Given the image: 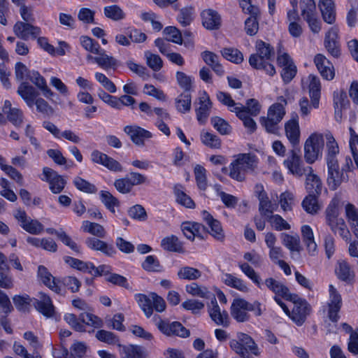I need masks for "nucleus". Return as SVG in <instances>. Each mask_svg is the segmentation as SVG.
<instances>
[{
    "mask_svg": "<svg viewBox=\"0 0 358 358\" xmlns=\"http://www.w3.org/2000/svg\"><path fill=\"white\" fill-rule=\"evenodd\" d=\"M230 348L240 356H245L250 352L255 356L261 354L260 350L251 336L244 333H238L236 339H232L229 342Z\"/></svg>",
    "mask_w": 358,
    "mask_h": 358,
    "instance_id": "6",
    "label": "nucleus"
},
{
    "mask_svg": "<svg viewBox=\"0 0 358 358\" xmlns=\"http://www.w3.org/2000/svg\"><path fill=\"white\" fill-rule=\"evenodd\" d=\"M146 64L154 71H159L163 67V61L161 57L150 51L144 53Z\"/></svg>",
    "mask_w": 358,
    "mask_h": 358,
    "instance_id": "50",
    "label": "nucleus"
},
{
    "mask_svg": "<svg viewBox=\"0 0 358 358\" xmlns=\"http://www.w3.org/2000/svg\"><path fill=\"white\" fill-rule=\"evenodd\" d=\"M178 276L180 279L194 280L201 276V272L195 268L190 266H184L178 271Z\"/></svg>",
    "mask_w": 358,
    "mask_h": 358,
    "instance_id": "51",
    "label": "nucleus"
},
{
    "mask_svg": "<svg viewBox=\"0 0 358 358\" xmlns=\"http://www.w3.org/2000/svg\"><path fill=\"white\" fill-rule=\"evenodd\" d=\"M135 298L147 317L152 315L153 309L157 312H163L166 307L164 299L154 292L148 296L138 294L135 296Z\"/></svg>",
    "mask_w": 358,
    "mask_h": 358,
    "instance_id": "5",
    "label": "nucleus"
},
{
    "mask_svg": "<svg viewBox=\"0 0 358 358\" xmlns=\"http://www.w3.org/2000/svg\"><path fill=\"white\" fill-rule=\"evenodd\" d=\"M157 328L161 332L167 336H178L182 338L189 336V331L178 322L171 323L159 320L157 322Z\"/></svg>",
    "mask_w": 358,
    "mask_h": 358,
    "instance_id": "14",
    "label": "nucleus"
},
{
    "mask_svg": "<svg viewBox=\"0 0 358 358\" xmlns=\"http://www.w3.org/2000/svg\"><path fill=\"white\" fill-rule=\"evenodd\" d=\"M241 270L259 288L262 289L263 284L260 276L247 263L239 264Z\"/></svg>",
    "mask_w": 358,
    "mask_h": 358,
    "instance_id": "52",
    "label": "nucleus"
},
{
    "mask_svg": "<svg viewBox=\"0 0 358 358\" xmlns=\"http://www.w3.org/2000/svg\"><path fill=\"white\" fill-rule=\"evenodd\" d=\"M339 203L340 199L334 197L328 205L325 210L326 224L334 234H338L344 241L349 242L351 238L350 232L344 219L340 217Z\"/></svg>",
    "mask_w": 358,
    "mask_h": 358,
    "instance_id": "3",
    "label": "nucleus"
},
{
    "mask_svg": "<svg viewBox=\"0 0 358 358\" xmlns=\"http://www.w3.org/2000/svg\"><path fill=\"white\" fill-rule=\"evenodd\" d=\"M124 131L130 137L131 141L138 146H143L145 140L152 137L150 131L136 125L124 127Z\"/></svg>",
    "mask_w": 358,
    "mask_h": 358,
    "instance_id": "16",
    "label": "nucleus"
},
{
    "mask_svg": "<svg viewBox=\"0 0 358 358\" xmlns=\"http://www.w3.org/2000/svg\"><path fill=\"white\" fill-rule=\"evenodd\" d=\"M266 220L276 231L289 230L291 228L290 224L279 215H272Z\"/></svg>",
    "mask_w": 358,
    "mask_h": 358,
    "instance_id": "55",
    "label": "nucleus"
},
{
    "mask_svg": "<svg viewBox=\"0 0 358 358\" xmlns=\"http://www.w3.org/2000/svg\"><path fill=\"white\" fill-rule=\"evenodd\" d=\"M345 217L353 234L358 239V208L348 203L345 206Z\"/></svg>",
    "mask_w": 358,
    "mask_h": 358,
    "instance_id": "33",
    "label": "nucleus"
},
{
    "mask_svg": "<svg viewBox=\"0 0 358 358\" xmlns=\"http://www.w3.org/2000/svg\"><path fill=\"white\" fill-rule=\"evenodd\" d=\"M122 358H145L146 352L143 347L138 345H129L122 347Z\"/></svg>",
    "mask_w": 358,
    "mask_h": 358,
    "instance_id": "43",
    "label": "nucleus"
},
{
    "mask_svg": "<svg viewBox=\"0 0 358 358\" xmlns=\"http://www.w3.org/2000/svg\"><path fill=\"white\" fill-rule=\"evenodd\" d=\"M43 174L44 178L42 180L49 183L50 189L53 194H59L62 192L66 184V180L62 176L49 167L43 169Z\"/></svg>",
    "mask_w": 358,
    "mask_h": 358,
    "instance_id": "11",
    "label": "nucleus"
},
{
    "mask_svg": "<svg viewBox=\"0 0 358 358\" xmlns=\"http://www.w3.org/2000/svg\"><path fill=\"white\" fill-rule=\"evenodd\" d=\"M38 297L34 303L36 309L47 317L53 316L55 314V306L50 297L43 292H40Z\"/></svg>",
    "mask_w": 358,
    "mask_h": 358,
    "instance_id": "24",
    "label": "nucleus"
},
{
    "mask_svg": "<svg viewBox=\"0 0 358 358\" xmlns=\"http://www.w3.org/2000/svg\"><path fill=\"white\" fill-rule=\"evenodd\" d=\"M194 172L198 187L200 189L205 190L208 186L206 170L202 166L197 164L194 167Z\"/></svg>",
    "mask_w": 358,
    "mask_h": 358,
    "instance_id": "60",
    "label": "nucleus"
},
{
    "mask_svg": "<svg viewBox=\"0 0 358 358\" xmlns=\"http://www.w3.org/2000/svg\"><path fill=\"white\" fill-rule=\"evenodd\" d=\"M96 338L101 341L106 343L109 345H115L119 344V338L117 336H115L113 332L108 331L106 330H99L96 333Z\"/></svg>",
    "mask_w": 358,
    "mask_h": 358,
    "instance_id": "63",
    "label": "nucleus"
},
{
    "mask_svg": "<svg viewBox=\"0 0 358 358\" xmlns=\"http://www.w3.org/2000/svg\"><path fill=\"white\" fill-rule=\"evenodd\" d=\"M303 209L310 214L317 213L320 207L317 200V195L309 194L303 201Z\"/></svg>",
    "mask_w": 358,
    "mask_h": 358,
    "instance_id": "53",
    "label": "nucleus"
},
{
    "mask_svg": "<svg viewBox=\"0 0 358 358\" xmlns=\"http://www.w3.org/2000/svg\"><path fill=\"white\" fill-rule=\"evenodd\" d=\"M308 172H306V189L310 194L319 195L322 191V182L320 178L313 173V169L310 166H308Z\"/></svg>",
    "mask_w": 358,
    "mask_h": 358,
    "instance_id": "32",
    "label": "nucleus"
},
{
    "mask_svg": "<svg viewBox=\"0 0 358 358\" xmlns=\"http://www.w3.org/2000/svg\"><path fill=\"white\" fill-rule=\"evenodd\" d=\"M335 273L340 280L345 282H350L355 277L354 273L345 260L338 261L335 268Z\"/></svg>",
    "mask_w": 358,
    "mask_h": 358,
    "instance_id": "38",
    "label": "nucleus"
},
{
    "mask_svg": "<svg viewBox=\"0 0 358 358\" xmlns=\"http://www.w3.org/2000/svg\"><path fill=\"white\" fill-rule=\"evenodd\" d=\"M314 63L324 79L331 80L334 78V66L323 55H316L314 58Z\"/></svg>",
    "mask_w": 358,
    "mask_h": 358,
    "instance_id": "21",
    "label": "nucleus"
},
{
    "mask_svg": "<svg viewBox=\"0 0 358 358\" xmlns=\"http://www.w3.org/2000/svg\"><path fill=\"white\" fill-rule=\"evenodd\" d=\"M203 61L210 66L218 75L222 76L224 73L222 66L218 62V56L210 51H204L201 53Z\"/></svg>",
    "mask_w": 358,
    "mask_h": 358,
    "instance_id": "39",
    "label": "nucleus"
},
{
    "mask_svg": "<svg viewBox=\"0 0 358 358\" xmlns=\"http://www.w3.org/2000/svg\"><path fill=\"white\" fill-rule=\"evenodd\" d=\"M199 107L196 110L197 120L204 124L210 115L211 102L209 96L203 92L199 96Z\"/></svg>",
    "mask_w": 358,
    "mask_h": 358,
    "instance_id": "31",
    "label": "nucleus"
},
{
    "mask_svg": "<svg viewBox=\"0 0 358 358\" xmlns=\"http://www.w3.org/2000/svg\"><path fill=\"white\" fill-rule=\"evenodd\" d=\"M217 98L222 104L227 106L231 112L234 113V108L240 110L242 108V104L240 103H236L231 95L227 92H219L217 94Z\"/></svg>",
    "mask_w": 358,
    "mask_h": 358,
    "instance_id": "56",
    "label": "nucleus"
},
{
    "mask_svg": "<svg viewBox=\"0 0 358 358\" xmlns=\"http://www.w3.org/2000/svg\"><path fill=\"white\" fill-rule=\"evenodd\" d=\"M287 104V101L283 96H280L278 99V102L271 105L267 113V115L273 118L275 121L280 123L285 115L284 106Z\"/></svg>",
    "mask_w": 358,
    "mask_h": 358,
    "instance_id": "35",
    "label": "nucleus"
},
{
    "mask_svg": "<svg viewBox=\"0 0 358 358\" xmlns=\"http://www.w3.org/2000/svg\"><path fill=\"white\" fill-rule=\"evenodd\" d=\"M261 191L258 194V199L259 201V210L262 216L267 219L273 215L275 210V206L268 199L266 193L260 187Z\"/></svg>",
    "mask_w": 358,
    "mask_h": 358,
    "instance_id": "36",
    "label": "nucleus"
},
{
    "mask_svg": "<svg viewBox=\"0 0 358 358\" xmlns=\"http://www.w3.org/2000/svg\"><path fill=\"white\" fill-rule=\"evenodd\" d=\"M222 56L227 60L239 64L243 60V54L236 48H224L222 51Z\"/></svg>",
    "mask_w": 358,
    "mask_h": 358,
    "instance_id": "59",
    "label": "nucleus"
},
{
    "mask_svg": "<svg viewBox=\"0 0 358 358\" xmlns=\"http://www.w3.org/2000/svg\"><path fill=\"white\" fill-rule=\"evenodd\" d=\"M15 217L20 222V227L31 234H40L44 229L43 225L38 220L28 217L24 210H17Z\"/></svg>",
    "mask_w": 358,
    "mask_h": 358,
    "instance_id": "10",
    "label": "nucleus"
},
{
    "mask_svg": "<svg viewBox=\"0 0 358 358\" xmlns=\"http://www.w3.org/2000/svg\"><path fill=\"white\" fill-rule=\"evenodd\" d=\"M64 261L71 267L75 268L84 273L91 274L93 272L94 264L91 262H85L71 257H65Z\"/></svg>",
    "mask_w": 358,
    "mask_h": 358,
    "instance_id": "42",
    "label": "nucleus"
},
{
    "mask_svg": "<svg viewBox=\"0 0 358 358\" xmlns=\"http://www.w3.org/2000/svg\"><path fill=\"white\" fill-rule=\"evenodd\" d=\"M280 238L282 243L290 251L299 252L300 246V238L298 235L291 236L285 233L280 234Z\"/></svg>",
    "mask_w": 358,
    "mask_h": 358,
    "instance_id": "48",
    "label": "nucleus"
},
{
    "mask_svg": "<svg viewBox=\"0 0 358 358\" xmlns=\"http://www.w3.org/2000/svg\"><path fill=\"white\" fill-rule=\"evenodd\" d=\"M81 229L83 231L101 238H104L106 235V231L102 225L90 221H83Z\"/></svg>",
    "mask_w": 358,
    "mask_h": 358,
    "instance_id": "41",
    "label": "nucleus"
},
{
    "mask_svg": "<svg viewBox=\"0 0 358 358\" xmlns=\"http://www.w3.org/2000/svg\"><path fill=\"white\" fill-rule=\"evenodd\" d=\"M324 138L327 141V164L338 162L337 159V155L339 153V147L336 139L333 136L331 132L329 131H327L324 134Z\"/></svg>",
    "mask_w": 358,
    "mask_h": 358,
    "instance_id": "27",
    "label": "nucleus"
},
{
    "mask_svg": "<svg viewBox=\"0 0 358 358\" xmlns=\"http://www.w3.org/2000/svg\"><path fill=\"white\" fill-rule=\"evenodd\" d=\"M324 138L327 141V164L338 162L337 159V155L339 153V147L336 139L333 136L331 132L329 131H327L324 134Z\"/></svg>",
    "mask_w": 358,
    "mask_h": 358,
    "instance_id": "26",
    "label": "nucleus"
},
{
    "mask_svg": "<svg viewBox=\"0 0 358 358\" xmlns=\"http://www.w3.org/2000/svg\"><path fill=\"white\" fill-rule=\"evenodd\" d=\"M324 145V134L312 133L306 140L303 145L304 159L308 164H312L322 158Z\"/></svg>",
    "mask_w": 358,
    "mask_h": 358,
    "instance_id": "4",
    "label": "nucleus"
},
{
    "mask_svg": "<svg viewBox=\"0 0 358 358\" xmlns=\"http://www.w3.org/2000/svg\"><path fill=\"white\" fill-rule=\"evenodd\" d=\"M202 217L210 229V234L217 241H223L225 236L221 223L206 210L202 212Z\"/></svg>",
    "mask_w": 358,
    "mask_h": 358,
    "instance_id": "25",
    "label": "nucleus"
},
{
    "mask_svg": "<svg viewBox=\"0 0 358 358\" xmlns=\"http://www.w3.org/2000/svg\"><path fill=\"white\" fill-rule=\"evenodd\" d=\"M13 31L17 37L27 40L30 36L37 38L40 35L41 29L29 22H17L13 27Z\"/></svg>",
    "mask_w": 358,
    "mask_h": 358,
    "instance_id": "22",
    "label": "nucleus"
},
{
    "mask_svg": "<svg viewBox=\"0 0 358 358\" xmlns=\"http://www.w3.org/2000/svg\"><path fill=\"white\" fill-rule=\"evenodd\" d=\"M283 165L289 172L296 177H302L308 172V167L303 166V162L301 156V150L299 147H292L289 150Z\"/></svg>",
    "mask_w": 358,
    "mask_h": 358,
    "instance_id": "7",
    "label": "nucleus"
},
{
    "mask_svg": "<svg viewBox=\"0 0 358 358\" xmlns=\"http://www.w3.org/2000/svg\"><path fill=\"white\" fill-rule=\"evenodd\" d=\"M285 132L292 147H299L301 131L297 117L292 118L285 124Z\"/></svg>",
    "mask_w": 358,
    "mask_h": 358,
    "instance_id": "20",
    "label": "nucleus"
},
{
    "mask_svg": "<svg viewBox=\"0 0 358 358\" xmlns=\"http://www.w3.org/2000/svg\"><path fill=\"white\" fill-rule=\"evenodd\" d=\"M163 34L166 41L181 45L182 36L179 29L176 27H167L164 29Z\"/></svg>",
    "mask_w": 358,
    "mask_h": 358,
    "instance_id": "58",
    "label": "nucleus"
},
{
    "mask_svg": "<svg viewBox=\"0 0 358 358\" xmlns=\"http://www.w3.org/2000/svg\"><path fill=\"white\" fill-rule=\"evenodd\" d=\"M248 301L243 299H234L230 308L231 317L238 322H245L250 320Z\"/></svg>",
    "mask_w": 358,
    "mask_h": 358,
    "instance_id": "15",
    "label": "nucleus"
},
{
    "mask_svg": "<svg viewBox=\"0 0 358 358\" xmlns=\"http://www.w3.org/2000/svg\"><path fill=\"white\" fill-rule=\"evenodd\" d=\"M327 184L330 189L336 190L343 182L348 181V176L339 168L338 162L327 164Z\"/></svg>",
    "mask_w": 358,
    "mask_h": 358,
    "instance_id": "12",
    "label": "nucleus"
},
{
    "mask_svg": "<svg viewBox=\"0 0 358 358\" xmlns=\"http://www.w3.org/2000/svg\"><path fill=\"white\" fill-rule=\"evenodd\" d=\"M210 299V303L207 305V307L210 319L217 325L228 327L230 324L228 313L225 310H221L215 295H213Z\"/></svg>",
    "mask_w": 358,
    "mask_h": 358,
    "instance_id": "9",
    "label": "nucleus"
},
{
    "mask_svg": "<svg viewBox=\"0 0 358 358\" xmlns=\"http://www.w3.org/2000/svg\"><path fill=\"white\" fill-rule=\"evenodd\" d=\"M341 295L337 292L336 288L332 285H330L328 317L331 322H338L339 319L338 312L341 310Z\"/></svg>",
    "mask_w": 358,
    "mask_h": 358,
    "instance_id": "17",
    "label": "nucleus"
},
{
    "mask_svg": "<svg viewBox=\"0 0 358 358\" xmlns=\"http://www.w3.org/2000/svg\"><path fill=\"white\" fill-rule=\"evenodd\" d=\"M213 127L222 135H227L231 131V127L224 119L220 117H213L210 120Z\"/></svg>",
    "mask_w": 358,
    "mask_h": 358,
    "instance_id": "54",
    "label": "nucleus"
},
{
    "mask_svg": "<svg viewBox=\"0 0 358 358\" xmlns=\"http://www.w3.org/2000/svg\"><path fill=\"white\" fill-rule=\"evenodd\" d=\"M201 17L203 26L208 30H217L222 25L221 15L213 9L203 10Z\"/></svg>",
    "mask_w": 358,
    "mask_h": 358,
    "instance_id": "19",
    "label": "nucleus"
},
{
    "mask_svg": "<svg viewBox=\"0 0 358 358\" xmlns=\"http://www.w3.org/2000/svg\"><path fill=\"white\" fill-rule=\"evenodd\" d=\"M17 93L30 108L34 107V101L39 96L38 90L26 81H22L20 84Z\"/></svg>",
    "mask_w": 358,
    "mask_h": 358,
    "instance_id": "18",
    "label": "nucleus"
},
{
    "mask_svg": "<svg viewBox=\"0 0 358 358\" xmlns=\"http://www.w3.org/2000/svg\"><path fill=\"white\" fill-rule=\"evenodd\" d=\"M185 290L188 294L201 298L211 299L213 295L208 291L207 287L200 286L195 282L186 285Z\"/></svg>",
    "mask_w": 358,
    "mask_h": 358,
    "instance_id": "46",
    "label": "nucleus"
},
{
    "mask_svg": "<svg viewBox=\"0 0 358 358\" xmlns=\"http://www.w3.org/2000/svg\"><path fill=\"white\" fill-rule=\"evenodd\" d=\"M85 47L87 51L96 55L94 57L91 55H87V60H94L99 66L103 69H108L116 65V59L105 54V52L101 50L99 46Z\"/></svg>",
    "mask_w": 358,
    "mask_h": 358,
    "instance_id": "13",
    "label": "nucleus"
},
{
    "mask_svg": "<svg viewBox=\"0 0 358 358\" xmlns=\"http://www.w3.org/2000/svg\"><path fill=\"white\" fill-rule=\"evenodd\" d=\"M103 11L106 17L115 21L122 20L125 17L124 11L117 5L106 6Z\"/></svg>",
    "mask_w": 358,
    "mask_h": 358,
    "instance_id": "57",
    "label": "nucleus"
},
{
    "mask_svg": "<svg viewBox=\"0 0 358 358\" xmlns=\"http://www.w3.org/2000/svg\"><path fill=\"white\" fill-rule=\"evenodd\" d=\"M290 301H293L294 307L290 314L287 315L298 326H301L305 322L307 316L310 314V306L306 300L299 298L296 295H293V299Z\"/></svg>",
    "mask_w": 358,
    "mask_h": 358,
    "instance_id": "8",
    "label": "nucleus"
},
{
    "mask_svg": "<svg viewBox=\"0 0 358 358\" xmlns=\"http://www.w3.org/2000/svg\"><path fill=\"white\" fill-rule=\"evenodd\" d=\"M263 286L266 287L269 290L275 294V296H280V297L286 300H292L293 295L289 292V289L280 281L273 278H268L263 283Z\"/></svg>",
    "mask_w": 358,
    "mask_h": 358,
    "instance_id": "23",
    "label": "nucleus"
},
{
    "mask_svg": "<svg viewBox=\"0 0 358 358\" xmlns=\"http://www.w3.org/2000/svg\"><path fill=\"white\" fill-rule=\"evenodd\" d=\"M38 90L43 95L48 99H52L55 93L49 88L45 79L36 71H31L28 74V78Z\"/></svg>",
    "mask_w": 358,
    "mask_h": 358,
    "instance_id": "29",
    "label": "nucleus"
},
{
    "mask_svg": "<svg viewBox=\"0 0 358 358\" xmlns=\"http://www.w3.org/2000/svg\"><path fill=\"white\" fill-rule=\"evenodd\" d=\"M309 95L311 99V105L313 108L319 107L321 84L319 78L315 75L310 74L308 76Z\"/></svg>",
    "mask_w": 358,
    "mask_h": 358,
    "instance_id": "30",
    "label": "nucleus"
},
{
    "mask_svg": "<svg viewBox=\"0 0 358 358\" xmlns=\"http://www.w3.org/2000/svg\"><path fill=\"white\" fill-rule=\"evenodd\" d=\"M318 7L325 22L332 24L336 22V10L333 0H320Z\"/></svg>",
    "mask_w": 358,
    "mask_h": 358,
    "instance_id": "28",
    "label": "nucleus"
},
{
    "mask_svg": "<svg viewBox=\"0 0 358 358\" xmlns=\"http://www.w3.org/2000/svg\"><path fill=\"white\" fill-rule=\"evenodd\" d=\"M234 113H235L236 116L243 121L245 127L248 129L249 132L252 133L256 130V122L252 117H250V115L245 113V111L234 108Z\"/></svg>",
    "mask_w": 358,
    "mask_h": 358,
    "instance_id": "61",
    "label": "nucleus"
},
{
    "mask_svg": "<svg viewBox=\"0 0 358 358\" xmlns=\"http://www.w3.org/2000/svg\"><path fill=\"white\" fill-rule=\"evenodd\" d=\"M222 279L224 284L227 286L236 289L243 292H247L248 291V288L243 280L236 278L231 274H224Z\"/></svg>",
    "mask_w": 358,
    "mask_h": 358,
    "instance_id": "47",
    "label": "nucleus"
},
{
    "mask_svg": "<svg viewBox=\"0 0 358 358\" xmlns=\"http://www.w3.org/2000/svg\"><path fill=\"white\" fill-rule=\"evenodd\" d=\"M161 247L166 251L176 252H183L182 243L178 240V237L174 235L164 238L161 241Z\"/></svg>",
    "mask_w": 358,
    "mask_h": 358,
    "instance_id": "40",
    "label": "nucleus"
},
{
    "mask_svg": "<svg viewBox=\"0 0 358 358\" xmlns=\"http://www.w3.org/2000/svg\"><path fill=\"white\" fill-rule=\"evenodd\" d=\"M38 276L41 282L51 291L59 295H64L67 287L71 292L76 293L80 290L81 282L74 276H65L62 279L54 277L44 266L38 268Z\"/></svg>",
    "mask_w": 358,
    "mask_h": 358,
    "instance_id": "1",
    "label": "nucleus"
},
{
    "mask_svg": "<svg viewBox=\"0 0 358 358\" xmlns=\"http://www.w3.org/2000/svg\"><path fill=\"white\" fill-rule=\"evenodd\" d=\"M73 184L78 189L83 192L92 194L96 192L95 185L79 176L73 179Z\"/></svg>",
    "mask_w": 358,
    "mask_h": 358,
    "instance_id": "64",
    "label": "nucleus"
},
{
    "mask_svg": "<svg viewBox=\"0 0 358 358\" xmlns=\"http://www.w3.org/2000/svg\"><path fill=\"white\" fill-rule=\"evenodd\" d=\"M201 139L203 144L211 148H219L221 145L220 139L216 135L203 131L201 134Z\"/></svg>",
    "mask_w": 358,
    "mask_h": 358,
    "instance_id": "62",
    "label": "nucleus"
},
{
    "mask_svg": "<svg viewBox=\"0 0 358 358\" xmlns=\"http://www.w3.org/2000/svg\"><path fill=\"white\" fill-rule=\"evenodd\" d=\"M258 158L252 153H243L236 155V159L229 166V176L238 182L245 180L248 174L256 172L258 166Z\"/></svg>",
    "mask_w": 358,
    "mask_h": 358,
    "instance_id": "2",
    "label": "nucleus"
},
{
    "mask_svg": "<svg viewBox=\"0 0 358 358\" xmlns=\"http://www.w3.org/2000/svg\"><path fill=\"white\" fill-rule=\"evenodd\" d=\"M301 236L308 253L310 255H315L317 252V244L315 241L313 231L309 225L301 227Z\"/></svg>",
    "mask_w": 358,
    "mask_h": 358,
    "instance_id": "37",
    "label": "nucleus"
},
{
    "mask_svg": "<svg viewBox=\"0 0 358 358\" xmlns=\"http://www.w3.org/2000/svg\"><path fill=\"white\" fill-rule=\"evenodd\" d=\"M192 96L189 92H184L176 99V107L178 112L185 113L191 109Z\"/></svg>",
    "mask_w": 358,
    "mask_h": 358,
    "instance_id": "44",
    "label": "nucleus"
},
{
    "mask_svg": "<svg viewBox=\"0 0 358 358\" xmlns=\"http://www.w3.org/2000/svg\"><path fill=\"white\" fill-rule=\"evenodd\" d=\"M85 243L91 250L100 251L107 256H112L115 253V250L112 245H109L105 241L96 238H87Z\"/></svg>",
    "mask_w": 358,
    "mask_h": 358,
    "instance_id": "34",
    "label": "nucleus"
},
{
    "mask_svg": "<svg viewBox=\"0 0 358 358\" xmlns=\"http://www.w3.org/2000/svg\"><path fill=\"white\" fill-rule=\"evenodd\" d=\"M174 193L176 197V201L189 208H194L195 203L189 196H188L181 185H176L174 187Z\"/></svg>",
    "mask_w": 358,
    "mask_h": 358,
    "instance_id": "45",
    "label": "nucleus"
},
{
    "mask_svg": "<svg viewBox=\"0 0 358 358\" xmlns=\"http://www.w3.org/2000/svg\"><path fill=\"white\" fill-rule=\"evenodd\" d=\"M194 7L191 6L179 10L177 20L182 27H187L192 23L194 19Z\"/></svg>",
    "mask_w": 358,
    "mask_h": 358,
    "instance_id": "49",
    "label": "nucleus"
}]
</instances>
